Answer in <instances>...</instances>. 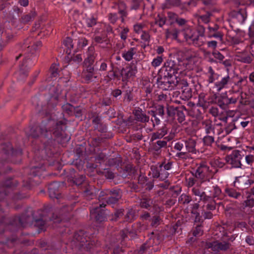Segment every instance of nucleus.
<instances>
[{"label":"nucleus","mask_w":254,"mask_h":254,"mask_svg":"<svg viewBox=\"0 0 254 254\" xmlns=\"http://www.w3.org/2000/svg\"><path fill=\"white\" fill-rule=\"evenodd\" d=\"M75 176L76 177L71 181V183H72L76 186L82 185L85 181V176L84 175L79 174L78 172Z\"/></svg>","instance_id":"37998d69"},{"label":"nucleus","mask_w":254,"mask_h":254,"mask_svg":"<svg viewBox=\"0 0 254 254\" xmlns=\"http://www.w3.org/2000/svg\"><path fill=\"white\" fill-rule=\"evenodd\" d=\"M119 13L121 15L122 21H124L125 17H126L127 15V5L126 3L122 1H120L118 4Z\"/></svg>","instance_id":"473e14b6"},{"label":"nucleus","mask_w":254,"mask_h":254,"mask_svg":"<svg viewBox=\"0 0 254 254\" xmlns=\"http://www.w3.org/2000/svg\"><path fill=\"white\" fill-rule=\"evenodd\" d=\"M86 58L83 62V66H88L89 70H90L91 66H93V65L97 56L94 47L92 46L89 47L86 53Z\"/></svg>","instance_id":"ddd939ff"},{"label":"nucleus","mask_w":254,"mask_h":254,"mask_svg":"<svg viewBox=\"0 0 254 254\" xmlns=\"http://www.w3.org/2000/svg\"><path fill=\"white\" fill-rule=\"evenodd\" d=\"M182 33L186 41L189 44H192L196 47H200L203 46L206 43L205 36L195 34L194 31L190 27L184 28Z\"/></svg>","instance_id":"39448f33"},{"label":"nucleus","mask_w":254,"mask_h":254,"mask_svg":"<svg viewBox=\"0 0 254 254\" xmlns=\"http://www.w3.org/2000/svg\"><path fill=\"white\" fill-rule=\"evenodd\" d=\"M44 169L43 163H40L38 165L31 166L30 173L34 176H40Z\"/></svg>","instance_id":"c85d7f7f"},{"label":"nucleus","mask_w":254,"mask_h":254,"mask_svg":"<svg viewBox=\"0 0 254 254\" xmlns=\"http://www.w3.org/2000/svg\"><path fill=\"white\" fill-rule=\"evenodd\" d=\"M18 184V182L17 180L9 178L0 184V185H1L2 188L13 189L17 186Z\"/></svg>","instance_id":"72a5a7b5"},{"label":"nucleus","mask_w":254,"mask_h":254,"mask_svg":"<svg viewBox=\"0 0 254 254\" xmlns=\"http://www.w3.org/2000/svg\"><path fill=\"white\" fill-rule=\"evenodd\" d=\"M209 167L205 163H200L195 170V173L192 174L196 179L202 180L205 178L206 173L209 171Z\"/></svg>","instance_id":"dca6fc26"},{"label":"nucleus","mask_w":254,"mask_h":254,"mask_svg":"<svg viewBox=\"0 0 254 254\" xmlns=\"http://www.w3.org/2000/svg\"><path fill=\"white\" fill-rule=\"evenodd\" d=\"M183 81V84H184V88L182 90L181 98L184 100H188L192 97L191 89L188 86L187 80H180Z\"/></svg>","instance_id":"4be33fe9"},{"label":"nucleus","mask_w":254,"mask_h":254,"mask_svg":"<svg viewBox=\"0 0 254 254\" xmlns=\"http://www.w3.org/2000/svg\"><path fill=\"white\" fill-rule=\"evenodd\" d=\"M254 183V181L251 179H248L245 177H238L235 178L234 182V186L237 185L239 187L248 188Z\"/></svg>","instance_id":"a211bd4d"},{"label":"nucleus","mask_w":254,"mask_h":254,"mask_svg":"<svg viewBox=\"0 0 254 254\" xmlns=\"http://www.w3.org/2000/svg\"><path fill=\"white\" fill-rule=\"evenodd\" d=\"M106 203L110 205H118L122 200L123 191L121 189L114 188L105 190L100 193Z\"/></svg>","instance_id":"20e7f679"},{"label":"nucleus","mask_w":254,"mask_h":254,"mask_svg":"<svg viewBox=\"0 0 254 254\" xmlns=\"http://www.w3.org/2000/svg\"><path fill=\"white\" fill-rule=\"evenodd\" d=\"M85 69H84L83 72V76L84 78H87V79H90L91 78H97V76L95 75L94 73V69L93 66H91V69L89 70L88 66H84Z\"/></svg>","instance_id":"4c0bfd02"},{"label":"nucleus","mask_w":254,"mask_h":254,"mask_svg":"<svg viewBox=\"0 0 254 254\" xmlns=\"http://www.w3.org/2000/svg\"><path fill=\"white\" fill-rule=\"evenodd\" d=\"M107 163L109 166H116V167H119L121 165L122 160L118 158H110L108 159Z\"/></svg>","instance_id":"49530a36"},{"label":"nucleus","mask_w":254,"mask_h":254,"mask_svg":"<svg viewBox=\"0 0 254 254\" xmlns=\"http://www.w3.org/2000/svg\"><path fill=\"white\" fill-rule=\"evenodd\" d=\"M7 137L5 133L0 131V151L4 154V161H0V174L3 172L2 167L7 159H10L14 163H19L22 154L21 148L14 149L9 142L6 140Z\"/></svg>","instance_id":"7ed1b4c3"},{"label":"nucleus","mask_w":254,"mask_h":254,"mask_svg":"<svg viewBox=\"0 0 254 254\" xmlns=\"http://www.w3.org/2000/svg\"><path fill=\"white\" fill-rule=\"evenodd\" d=\"M191 213L195 215V222L201 223L203 222L202 216H200L199 213L196 210H191Z\"/></svg>","instance_id":"bf43d9fd"},{"label":"nucleus","mask_w":254,"mask_h":254,"mask_svg":"<svg viewBox=\"0 0 254 254\" xmlns=\"http://www.w3.org/2000/svg\"><path fill=\"white\" fill-rule=\"evenodd\" d=\"M160 236L159 234L154 235L153 232L151 233L149 235V238L146 241L148 246L151 247L159 245L160 243Z\"/></svg>","instance_id":"a878e982"},{"label":"nucleus","mask_w":254,"mask_h":254,"mask_svg":"<svg viewBox=\"0 0 254 254\" xmlns=\"http://www.w3.org/2000/svg\"><path fill=\"white\" fill-rule=\"evenodd\" d=\"M203 231L201 224L197 225L193 230L192 234L195 237H199L203 234Z\"/></svg>","instance_id":"6e6d98bb"},{"label":"nucleus","mask_w":254,"mask_h":254,"mask_svg":"<svg viewBox=\"0 0 254 254\" xmlns=\"http://www.w3.org/2000/svg\"><path fill=\"white\" fill-rule=\"evenodd\" d=\"M186 144L187 149L189 152L195 153H196V141L192 138H189L185 140Z\"/></svg>","instance_id":"e433bc0d"},{"label":"nucleus","mask_w":254,"mask_h":254,"mask_svg":"<svg viewBox=\"0 0 254 254\" xmlns=\"http://www.w3.org/2000/svg\"><path fill=\"white\" fill-rule=\"evenodd\" d=\"M64 45L67 48L66 53L70 54V50L73 48V44L72 43V40L69 37H66L63 41Z\"/></svg>","instance_id":"a18cd8bd"},{"label":"nucleus","mask_w":254,"mask_h":254,"mask_svg":"<svg viewBox=\"0 0 254 254\" xmlns=\"http://www.w3.org/2000/svg\"><path fill=\"white\" fill-rule=\"evenodd\" d=\"M128 187L131 189V191L135 192H138L141 190V189L138 185L134 182H130L128 185Z\"/></svg>","instance_id":"e2e57ef3"},{"label":"nucleus","mask_w":254,"mask_h":254,"mask_svg":"<svg viewBox=\"0 0 254 254\" xmlns=\"http://www.w3.org/2000/svg\"><path fill=\"white\" fill-rule=\"evenodd\" d=\"M228 80H221L216 83L214 84L213 88L216 89L217 92H219L225 85L227 84Z\"/></svg>","instance_id":"4d7b16f0"},{"label":"nucleus","mask_w":254,"mask_h":254,"mask_svg":"<svg viewBox=\"0 0 254 254\" xmlns=\"http://www.w3.org/2000/svg\"><path fill=\"white\" fill-rule=\"evenodd\" d=\"M104 142V139L102 136L92 138V143L94 146H99L100 145Z\"/></svg>","instance_id":"052dcab7"},{"label":"nucleus","mask_w":254,"mask_h":254,"mask_svg":"<svg viewBox=\"0 0 254 254\" xmlns=\"http://www.w3.org/2000/svg\"><path fill=\"white\" fill-rule=\"evenodd\" d=\"M203 141L205 145L210 146L214 142V139L211 135H207L203 138Z\"/></svg>","instance_id":"680f3d73"},{"label":"nucleus","mask_w":254,"mask_h":254,"mask_svg":"<svg viewBox=\"0 0 254 254\" xmlns=\"http://www.w3.org/2000/svg\"><path fill=\"white\" fill-rule=\"evenodd\" d=\"M169 69H167L164 73V76L172 78L173 75L176 78H181L176 74L178 73V71L180 70L179 73H181L183 70L188 68L187 63L186 61H179L178 64H176L174 63V61H170L169 63Z\"/></svg>","instance_id":"0eeeda50"},{"label":"nucleus","mask_w":254,"mask_h":254,"mask_svg":"<svg viewBox=\"0 0 254 254\" xmlns=\"http://www.w3.org/2000/svg\"><path fill=\"white\" fill-rule=\"evenodd\" d=\"M66 172L67 181L71 182V181L76 177L75 175H76L77 172L72 168L67 169Z\"/></svg>","instance_id":"de8ad7c7"},{"label":"nucleus","mask_w":254,"mask_h":254,"mask_svg":"<svg viewBox=\"0 0 254 254\" xmlns=\"http://www.w3.org/2000/svg\"><path fill=\"white\" fill-rule=\"evenodd\" d=\"M82 193L87 200L92 199L95 196V189L92 186H86L84 188Z\"/></svg>","instance_id":"b1692460"},{"label":"nucleus","mask_w":254,"mask_h":254,"mask_svg":"<svg viewBox=\"0 0 254 254\" xmlns=\"http://www.w3.org/2000/svg\"><path fill=\"white\" fill-rule=\"evenodd\" d=\"M179 30L176 28L172 30L167 29L165 32V36L166 38H172L177 40L178 37Z\"/></svg>","instance_id":"a19ab883"},{"label":"nucleus","mask_w":254,"mask_h":254,"mask_svg":"<svg viewBox=\"0 0 254 254\" xmlns=\"http://www.w3.org/2000/svg\"><path fill=\"white\" fill-rule=\"evenodd\" d=\"M94 127L95 130H98V131L101 132H106L107 130V126L102 123L94 126Z\"/></svg>","instance_id":"69168bd1"},{"label":"nucleus","mask_w":254,"mask_h":254,"mask_svg":"<svg viewBox=\"0 0 254 254\" xmlns=\"http://www.w3.org/2000/svg\"><path fill=\"white\" fill-rule=\"evenodd\" d=\"M73 106L69 103H66L62 106L63 111L69 116L73 115Z\"/></svg>","instance_id":"864d4df0"},{"label":"nucleus","mask_w":254,"mask_h":254,"mask_svg":"<svg viewBox=\"0 0 254 254\" xmlns=\"http://www.w3.org/2000/svg\"><path fill=\"white\" fill-rule=\"evenodd\" d=\"M167 128L166 126L163 127L157 131L152 133L150 141H155L163 137L167 133Z\"/></svg>","instance_id":"393cba45"},{"label":"nucleus","mask_w":254,"mask_h":254,"mask_svg":"<svg viewBox=\"0 0 254 254\" xmlns=\"http://www.w3.org/2000/svg\"><path fill=\"white\" fill-rule=\"evenodd\" d=\"M207 96L203 93H200L198 96V102L197 105L204 108H207Z\"/></svg>","instance_id":"c03bdc74"},{"label":"nucleus","mask_w":254,"mask_h":254,"mask_svg":"<svg viewBox=\"0 0 254 254\" xmlns=\"http://www.w3.org/2000/svg\"><path fill=\"white\" fill-rule=\"evenodd\" d=\"M88 239L84 231L79 230L74 233L71 243L73 246L80 249L88 242Z\"/></svg>","instance_id":"f8f14e48"},{"label":"nucleus","mask_w":254,"mask_h":254,"mask_svg":"<svg viewBox=\"0 0 254 254\" xmlns=\"http://www.w3.org/2000/svg\"><path fill=\"white\" fill-rule=\"evenodd\" d=\"M154 113L158 115L160 119H163L165 114L164 106L163 105H159L156 107L155 111H153Z\"/></svg>","instance_id":"3c124183"},{"label":"nucleus","mask_w":254,"mask_h":254,"mask_svg":"<svg viewBox=\"0 0 254 254\" xmlns=\"http://www.w3.org/2000/svg\"><path fill=\"white\" fill-rule=\"evenodd\" d=\"M136 50L134 48H130L127 51H125L122 54L123 57L127 61H131L134 55L136 54Z\"/></svg>","instance_id":"c9c22d12"},{"label":"nucleus","mask_w":254,"mask_h":254,"mask_svg":"<svg viewBox=\"0 0 254 254\" xmlns=\"http://www.w3.org/2000/svg\"><path fill=\"white\" fill-rule=\"evenodd\" d=\"M66 127L65 121H56L49 120L46 124L31 127L28 132H26V134L28 138H37L40 134L45 138L46 134L53 131V134L55 137L64 138L65 137V130Z\"/></svg>","instance_id":"f03ea898"},{"label":"nucleus","mask_w":254,"mask_h":254,"mask_svg":"<svg viewBox=\"0 0 254 254\" xmlns=\"http://www.w3.org/2000/svg\"><path fill=\"white\" fill-rule=\"evenodd\" d=\"M125 210L123 208L116 209L115 212L110 215V220L111 221H117L124 214Z\"/></svg>","instance_id":"58836bf2"},{"label":"nucleus","mask_w":254,"mask_h":254,"mask_svg":"<svg viewBox=\"0 0 254 254\" xmlns=\"http://www.w3.org/2000/svg\"><path fill=\"white\" fill-rule=\"evenodd\" d=\"M161 218L159 216L155 215L151 218V225L152 227H156L160 224Z\"/></svg>","instance_id":"338daca9"},{"label":"nucleus","mask_w":254,"mask_h":254,"mask_svg":"<svg viewBox=\"0 0 254 254\" xmlns=\"http://www.w3.org/2000/svg\"><path fill=\"white\" fill-rule=\"evenodd\" d=\"M212 16V13L210 11H207L205 14L198 16V23L202 22L205 24L208 23L210 21V17Z\"/></svg>","instance_id":"79ce46f5"},{"label":"nucleus","mask_w":254,"mask_h":254,"mask_svg":"<svg viewBox=\"0 0 254 254\" xmlns=\"http://www.w3.org/2000/svg\"><path fill=\"white\" fill-rule=\"evenodd\" d=\"M106 204L102 203L92 208L90 210V216L92 219H93L97 223H101L104 222L107 219V214H106L105 210L102 209V207H105Z\"/></svg>","instance_id":"9d476101"},{"label":"nucleus","mask_w":254,"mask_h":254,"mask_svg":"<svg viewBox=\"0 0 254 254\" xmlns=\"http://www.w3.org/2000/svg\"><path fill=\"white\" fill-rule=\"evenodd\" d=\"M225 192L226 195L235 199H239L243 197L240 192L236 191L233 188H226Z\"/></svg>","instance_id":"f704fd0d"},{"label":"nucleus","mask_w":254,"mask_h":254,"mask_svg":"<svg viewBox=\"0 0 254 254\" xmlns=\"http://www.w3.org/2000/svg\"><path fill=\"white\" fill-rule=\"evenodd\" d=\"M135 120L141 123L148 122L149 120V116H147L141 110H135L133 112Z\"/></svg>","instance_id":"5701e85b"},{"label":"nucleus","mask_w":254,"mask_h":254,"mask_svg":"<svg viewBox=\"0 0 254 254\" xmlns=\"http://www.w3.org/2000/svg\"><path fill=\"white\" fill-rule=\"evenodd\" d=\"M232 16L236 18L238 22L243 23L247 17L246 8H241L238 11H233L231 12Z\"/></svg>","instance_id":"412c9836"},{"label":"nucleus","mask_w":254,"mask_h":254,"mask_svg":"<svg viewBox=\"0 0 254 254\" xmlns=\"http://www.w3.org/2000/svg\"><path fill=\"white\" fill-rule=\"evenodd\" d=\"M236 128V126L234 123V121L229 123L225 128V130L227 134H229L233 130Z\"/></svg>","instance_id":"0e129e2a"},{"label":"nucleus","mask_w":254,"mask_h":254,"mask_svg":"<svg viewBox=\"0 0 254 254\" xmlns=\"http://www.w3.org/2000/svg\"><path fill=\"white\" fill-rule=\"evenodd\" d=\"M166 17L163 15L158 14L154 19V22L150 23V26L153 28L155 25H158L160 27H162L166 23Z\"/></svg>","instance_id":"cd10ccee"},{"label":"nucleus","mask_w":254,"mask_h":254,"mask_svg":"<svg viewBox=\"0 0 254 254\" xmlns=\"http://www.w3.org/2000/svg\"><path fill=\"white\" fill-rule=\"evenodd\" d=\"M136 219L135 210L132 208L128 209L124 216L123 222L131 223Z\"/></svg>","instance_id":"bb28decb"},{"label":"nucleus","mask_w":254,"mask_h":254,"mask_svg":"<svg viewBox=\"0 0 254 254\" xmlns=\"http://www.w3.org/2000/svg\"><path fill=\"white\" fill-rule=\"evenodd\" d=\"M235 60L244 64H249L253 61L251 56L246 52L237 53L235 56Z\"/></svg>","instance_id":"aec40b11"},{"label":"nucleus","mask_w":254,"mask_h":254,"mask_svg":"<svg viewBox=\"0 0 254 254\" xmlns=\"http://www.w3.org/2000/svg\"><path fill=\"white\" fill-rule=\"evenodd\" d=\"M53 131L49 132L48 134L45 135V139H47V140H42L43 143V149L41 150V153L45 154L43 157L47 159L48 158L52 157L56 150L54 146L55 140L53 138Z\"/></svg>","instance_id":"423d86ee"},{"label":"nucleus","mask_w":254,"mask_h":254,"mask_svg":"<svg viewBox=\"0 0 254 254\" xmlns=\"http://www.w3.org/2000/svg\"><path fill=\"white\" fill-rule=\"evenodd\" d=\"M60 71L59 70L58 65L56 64H52L50 68L49 74L50 78H59L61 79L63 77H59Z\"/></svg>","instance_id":"2f4dec72"},{"label":"nucleus","mask_w":254,"mask_h":254,"mask_svg":"<svg viewBox=\"0 0 254 254\" xmlns=\"http://www.w3.org/2000/svg\"><path fill=\"white\" fill-rule=\"evenodd\" d=\"M203 246L205 249H210L213 253L218 254L220 252H225L230 250L231 244L226 241H214L206 242Z\"/></svg>","instance_id":"6e6552de"},{"label":"nucleus","mask_w":254,"mask_h":254,"mask_svg":"<svg viewBox=\"0 0 254 254\" xmlns=\"http://www.w3.org/2000/svg\"><path fill=\"white\" fill-rule=\"evenodd\" d=\"M83 109L79 106H76L73 107V115L75 116L76 118H80L82 116Z\"/></svg>","instance_id":"13d9d810"},{"label":"nucleus","mask_w":254,"mask_h":254,"mask_svg":"<svg viewBox=\"0 0 254 254\" xmlns=\"http://www.w3.org/2000/svg\"><path fill=\"white\" fill-rule=\"evenodd\" d=\"M243 151L234 150L231 154L226 156L225 160L226 162L232 165V167L241 168V160L244 157Z\"/></svg>","instance_id":"1a4fd4ad"},{"label":"nucleus","mask_w":254,"mask_h":254,"mask_svg":"<svg viewBox=\"0 0 254 254\" xmlns=\"http://www.w3.org/2000/svg\"><path fill=\"white\" fill-rule=\"evenodd\" d=\"M153 204V200L148 197H144L140 200V206L142 208L149 209Z\"/></svg>","instance_id":"ea45409f"},{"label":"nucleus","mask_w":254,"mask_h":254,"mask_svg":"<svg viewBox=\"0 0 254 254\" xmlns=\"http://www.w3.org/2000/svg\"><path fill=\"white\" fill-rule=\"evenodd\" d=\"M49 91L47 105L49 108H54L59 102V91L57 86L53 85L50 87Z\"/></svg>","instance_id":"9b49d317"},{"label":"nucleus","mask_w":254,"mask_h":254,"mask_svg":"<svg viewBox=\"0 0 254 254\" xmlns=\"http://www.w3.org/2000/svg\"><path fill=\"white\" fill-rule=\"evenodd\" d=\"M191 201V196L185 194H182L179 198V201L183 204H188Z\"/></svg>","instance_id":"603ef678"},{"label":"nucleus","mask_w":254,"mask_h":254,"mask_svg":"<svg viewBox=\"0 0 254 254\" xmlns=\"http://www.w3.org/2000/svg\"><path fill=\"white\" fill-rule=\"evenodd\" d=\"M166 139V137H164L163 140L159 139L155 141H150L151 142L150 144L152 150L157 153H159L162 148L166 147L167 141Z\"/></svg>","instance_id":"6ab92c4d"},{"label":"nucleus","mask_w":254,"mask_h":254,"mask_svg":"<svg viewBox=\"0 0 254 254\" xmlns=\"http://www.w3.org/2000/svg\"><path fill=\"white\" fill-rule=\"evenodd\" d=\"M30 42L29 41L28 39H27L24 43L25 47H27V48L30 50L31 52L32 53L38 50V48L41 47L42 46V43L41 41H37L36 42H33L31 44V45H29Z\"/></svg>","instance_id":"c756f323"},{"label":"nucleus","mask_w":254,"mask_h":254,"mask_svg":"<svg viewBox=\"0 0 254 254\" xmlns=\"http://www.w3.org/2000/svg\"><path fill=\"white\" fill-rule=\"evenodd\" d=\"M175 107L173 106H168L167 108V113L168 116L173 118L175 116Z\"/></svg>","instance_id":"774afa93"},{"label":"nucleus","mask_w":254,"mask_h":254,"mask_svg":"<svg viewBox=\"0 0 254 254\" xmlns=\"http://www.w3.org/2000/svg\"><path fill=\"white\" fill-rule=\"evenodd\" d=\"M246 207H252L254 206V197L251 194H248L247 199L244 202Z\"/></svg>","instance_id":"09e8293b"},{"label":"nucleus","mask_w":254,"mask_h":254,"mask_svg":"<svg viewBox=\"0 0 254 254\" xmlns=\"http://www.w3.org/2000/svg\"><path fill=\"white\" fill-rule=\"evenodd\" d=\"M60 184L57 182H53L48 186L49 196L52 198H58L60 194L59 191Z\"/></svg>","instance_id":"f3484780"},{"label":"nucleus","mask_w":254,"mask_h":254,"mask_svg":"<svg viewBox=\"0 0 254 254\" xmlns=\"http://www.w3.org/2000/svg\"><path fill=\"white\" fill-rule=\"evenodd\" d=\"M180 82V80H157V84L158 87L163 90H172Z\"/></svg>","instance_id":"2eb2a0df"},{"label":"nucleus","mask_w":254,"mask_h":254,"mask_svg":"<svg viewBox=\"0 0 254 254\" xmlns=\"http://www.w3.org/2000/svg\"><path fill=\"white\" fill-rule=\"evenodd\" d=\"M204 128L207 134H215V125L210 120H205L202 122Z\"/></svg>","instance_id":"7c9ffc66"},{"label":"nucleus","mask_w":254,"mask_h":254,"mask_svg":"<svg viewBox=\"0 0 254 254\" xmlns=\"http://www.w3.org/2000/svg\"><path fill=\"white\" fill-rule=\"evenodd\" d=\"M28 242V240L21 241L16 237L7 239L5 243L0 242V254L4 253L6 248H12L17 243L27 244Z\"/></svg>","instance_id":"4468645a"},{"label":"nucleus","mask_w":254,"mask_h":254,"mask_svg":"<svg viewBox=\"0 0 254 254\" xmlns=\"http://www.w3.org/2000/svg\"><path fill=\"white\" fill-rule=\"evenodd\" d=\"M33 222H35V225L39 227L41 230L45 224V222L42 218H37L34 216V213L32 208H29L20 216H14L6 219L3 218L0 222V234L4 231V224H7L8 227H11L10 229L15 231L21 228H24L27 225L31 224Z\"/></svg>","instance_id":"f257e3e1"},{"label":"nucleus","mask_w":254,"mask_h":254,"mask_svg":"<svg viewBox=\"0 0 254 254\" xmlns=\"http://www.w3.org/2000/svg\"><path fill=\"white\" fill-rule=\"evenodd\" d=\"M106 159V155L103 153L100 152L97 154L95 157V161L96 163L101 164L102 163L104 162Z\"/></svg>","instance_id":"8fccbe9b"},{"label":"nucleus","mask_w":254,"mask_h":254,"mask_svg":"<svg viewBox=\"0 0 254 254\" xmlns=\"http://www.w3.org/2000/svg\"><path fill=\"white\" fill-rule=\"evenodd\" d=\"M104 177L108 180H113L115 177V174L109 168H105Z\"/></svg>","instance_id":"5fc2aeb1"}]
</instances>
